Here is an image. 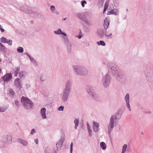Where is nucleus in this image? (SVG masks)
<instances>
[{"label":"nucleus","instance_id":"f704fd0d","mask_svg":"<svg viewBox=\"0 0 153 153\" xmlns=\"http://www.w3.org/2000/svg\"><path fill=\"white\" fill-rule=\"evenodd\" d=\"M40 80L42 82H44L45 81L46 79L45 76L44 75L42 74L40 77Z\"/></svg>","mask_w":153,"mask_h":153},{"label":"nucleus","instance_id":"a19ab883","mask_svg":"<svg viewBox=\"0 0 153 153\" xmlns=\"http://www.w3.org/2000/svg\"><path fill=\"white\" fill-rule=\"evenodd\" d=\"M7 108H2L0 107V112H4L6 110Z\"/></svg>","mask_w":153,"mask_h":153},{"label":"nucleus","instance_id":"4d7b16f0","mask_svg":"<svg viewBox=\"0 0 153 153\" xmlns=\"http://www.w3.org/2000/svg\"><path fill=\"white\" fill-rule=\"evenodd\" d=\"M0 30L1 32H4V29L0 27Z\"/></svg>","mask_w":153,"mask_h":153},{"label":"nucleus","instance_id":"412c9836","mask_svg":"<svg viewBox=\"0 0 153 153\" xmlns=\"http://www.w3.org/2000/svg\"><path fill=\"white\" fill-rule=\"evenodd\" d=\"M91 97L95 100L97 101H99V97L97 94L94 93L93 94H92Z\"/></svg>","mask_w":153,"mask_h":153},{"label":"nucleus","instance_id":"0eeeda50","mask_svg":"<svg viewBox=\"0 0 153 153\" xmlns=\"http://www.w3.org/2000/svg\"><path fill=\"white\" fill-rule=\"evenodd\" d=\"M106 30L104 29H99L97 32V35L100 38H103L105 35L106 36L108 37L112 35L111 33H110L109 35H108L106 33Z\"/></svg>","mask_w":153,"mask_h":153},{"label":"nucleus","instance_id":"37998d69","mask_svg":"<svg viewBox=\"0 0 153 153\" xmlns=\"http://www.w3.org/2000/svg\"><path fill=\"white\" fill-rule=\"evenodd\" d=\"M86 3V2L85 0H83L81 1V4L82 7H85L84 4Z\"/></svg>","mask_w":153,"mask_h":153},{"label":"nucleus","instance_id":"1a4fd4ad","mask_svg":"<svg viewBox=\"0 0 153 153\" xmlns=\"http://www.w3.org/2000/svg\"><path fill=\"white\" fill-rule=\"evenodd\" d=\"M65 140L64 137L62 136L61 138L59 139V141L56 144V151L54 149L53 152V153H56L57 151L60 150V149L62 147L63 142Z\"/></svg>","mask_w":153,"mask_h":153},{"label":"nucleus","instance_id":"6e6552de","mask_svg":"<svg viewBox=\"0 0 153 153\" xmlns=\"http://www.w3.org/2000/svg\"><path fill=\"white\" fill-rule=\"evenodd\" d=\"M116 120L115 119L113 116L111 117L110 119V122L108 127V131L109 134H110L114 128V124L115 123H116Z\"/></svg>","mask_w":153,"mask_h":153},{"label":"nucleus","instance_id":"13d9d810","mask_svg":"<svg viewBox=\"0 0 153 153\" xmlns=\"http://www.w3.org/2000/svg\"><path fill=\"white\" fill-rule=\"evenodd\" d=\"M30 60L32 62H33L35 60L33 58H32Z\"/></svg>","mask_w":153,"mask_h":153},{"label":"nucleus","instance_id":"f03ea898","mask_svg":"<svg viewBox=\"0 0 153 153\" xmlns=\"http://www.w3.org/2000/svg\"><path fill=\"white\" fill-rule=\"evenodd\" d=\"M71 82L70 80H68L61 94V98L63 102H66L68 100L71 91Z\"/></svg>","mask_w":153,"mask_h":153},{"label":"nucleus","instance_id":"3c124183","mask_svg":"<svg viewBox=\"0 0 153 153\" xmlns=\"http://www.w3.org/2000/svg\"><path fill=\"white\" fill-rule=\"evenodd\" d=\"M33 63V65L36 66H37V65H38V64L37 63V62H36V61H35V60L33 62H32Z\"/></svg>","mask_w":153,"mask_h":153},{"label":"nucleus","instance_id":"6ab92c4d","mask_svg":"<svg viewBox=\"0 0 153 153\" xmlns=\"http://www.w3.org/2000/svg\"><path fill=\"white\" fill-rule=\"evenodd\" d=\"M4 137L7 139L8 143H10L12 142V138L10 135H6Z\"/></svg>","mask_w":153,"mask_h":153},{"label":"nucleus","instance_id":"cd10ccee","mask_svg":"<svg viewBox=\"0 0 153 153\" xmlns=\"http://www.w3.org/2000/svg\"><path fill=\"white\" fill-rule=\"evenodd\" d=\"M20 68L19 67H18L16 68L15 69V76H17L20 71Z\"/></svg>","mask_w":153,"mask_h":153},{"label":"nucleus","instance_id":"79ce46f5","mask_svg":"<svg viewBox=\"0 0 153 153\" xmlns=\"http://www.w3.org/2000/svg\"><path fill=\"white\" fill-rule=\"evenodd\" d=\"M83 22H85L87 24L89 25H91V24L90 22L86 20L85 19H84V21H83Z\"/></svg>","mask_w":153,"mask_h":153},{"label":"nucleus","instance_id":"423d86ee","mask_svg":"<svg viewBox=\"0 0 153 153\" xmlns=\"http://www.w3.org/2000/svg\"><path fill=\"white\" fill-rule=\"evenodd\" d=\"M111 78L108 73H107L102 77V83L103 85L105 88H107L110 85Z\"/></svg>","mask_w":153,"mask_h":153},{"label":"nucleus","instance_id":"2f4dec72","mask_svg":"<svg viewBox=\"0 0 153 153\" xmlns=\"http://www.w3.org/2000/svg\"><path fill=\"white\" fill-rule=\"evenodd\" d=\"M17 51L19 53H22L24 51L23 48L22 47H19L17 49Z\"/></svg>","mask_w":153,"mask_h":153},{"label":"nucleus","instance_id":"e433bc0d","mask_svg":"<svg viewBox=\"0 0 153 153\" xmlns=\"http://www.w3.org/2000/svg\"><path fill=\"white\" fill-rule=\"evenodd\" d=\"M7 39L5 38L4 37H2L1 39V42L4 43H6Z\"/></svg>","mask_w":153,"mask_h":153},{"label":"nucleus","instance_id":"774afa93","mask_svg":"<svg viewBox=\"0 0 153 153\" xmlns=\"http://www.w3.org/2000/svg\"><path fill=\"white\" fill-rule=\"evenodd\" d=\"M126 10L127 11H128V10L127 9Z\"/></svg>","mask_w":153,"mask_h":153},{"label":"nucleus","instance_id":"864d4df0","mask_svg":"<svg viewBox=\"0 0 153 153\" xmlns=\"http://www.w3.org/2000/svg\"><path fill=\"white\" fill-rule=\"evenodd\" d=\"M108 5L106 3H105L104 4V8H107Z\"/></svg>","mask_w":153,"mask_h":153},{"label":"nucleus","instance_id":"338daca9","mask_svg":"<svg viewBox=\"0 0 153 153\" xmlns=\"http://www.w3.org/2000/svg\"><path fill=\"white\" fill-rule=\"evenodd\" d=\"M24 54H26V55H27V54H28V53H24Z\"/></svg>","mask_w":153,"mask_h":153},{"label":"nucleus","instance_id":"de8ad7c7","mask_svg":"<svg viewBox=\"0 0 153 153\" xmlns=\"http://www.w3.org/2000/svg\"><path fill=\"white\" fill-rule=\"evenodd\" d=\"M73 143H71L70 146V152H72L73 150Z\"/></svg>","mask_w":153,"mask_h":153},{"label":"nucleus","instance_id":"c03bdc74","mask_svg":"<svg viewBox=\"0 0 153 153\" xmlns=\"http://www.w3.org/2000/svg\"><path fill=\"white\" fill-rule=\"evenodd\" d=\"M64 109V107L61 105L58 108V110L59 111H63Z\"/></svg>","mask_w":153,"mask_h":153},{"label":"nucleus","instance_id":"39448f33","mask_svg":"<svg viewBox=\"0 0 153 153\" xmlns=\"http://www.w3.org/2000/svg\"><path fill=\"white\" fill-rule=\"evenodd\" d=\"M21 102L23 103V107L26 109H31L33 106V104L32 102L26 97H22L21 98Z\"/></svg>","mask_w":153,"mask_h":153},{"label":"nucleus","instance_id":"393cba45","mask_svg":"<svg viewBox=\"0 0 153 153\" xmlns=\"http://www.w3.org/2000/svg\"><path fill=\"white\" fill-rule=\"evenodd\" d=\"M111 116H113L114 118L116 120H119L121 118V116L119 115V112H117L115 115H112Z\"/></svg>","mask_w":153,"mask_h":153},{"label":"nucleus","instance_id":"aec40b11","mask_svg":"<svg viewBox=\"0 0 153 153\" xmlns=\"http://www.w3.org/2000/svg\"><path fill=\"white\" fill-rule=\"evenodd\" d=\"M19 142L21 144L23 145L24 146H26L27 145V142L25 140L21 139H19L18 140Z\"/></svg>","mask_w":153,"mask_h":153},{"label":"nucleus","instance_id":"9d476101","mask_svg":"<svg viewBox=\"0 0 153 153\" xmlns=\"http://www.w3.org/2000/svg\"><path fill=\"white\" fill-rule=\"evenodd\" d=\"M112 7H113V6L109 7V8L108 9L107 14L108 15L112 14L114 15H118V13L117 9H112Z\"/></svg>","mask_w":153,"mask_h":153},{"label":"nucleus","instance_id":"49530a36","mask_svg":"<svg viewBox=\"0 0 153 153\" xmlns=\"http://www.w3.org/2000/svg\"><path fill=\"white\" fill-rule=\"evenodd\" d=\"M36 131L35 129L34 128H33L30 131V134L32 135L33 134L35 133H36Z\"/></svg>","mask_w":153,"mask_h":153},{"label":"nucleus","instance_id":"20e7f679","mask_svg":"<svg viewBox=\"0 0 153 153\" xmlns=\"http://www.w3.org/2000/svg\"><path fill=\"white\" fill-rule=\"evenodd\" d=\"M73 68L74 73L77 75L84 76L88 74V70L83 67L76 65H74Z\"/></svg>","mask_w":153,"mask_h":153},{"label":"nucleus","instance_id":"c85d7f7f","mask_svg":"<svg viewBox=\"0 0 153 153\" xmlns=\"http://www.w3.org/2000/svg\"><path fill=\"white\" fill-rule=\"evenodd\" d=\"M77 17L80 19L82 21H84L85 18L82 16V14L81 13H79L77 14Z\"/></svg>","mask_w":153,"mask_h":153},{"label":"nucleus","instance_id":"72a5a7b5","mask_svg":"<svg viewBox=\"0 0 153 153\" xmlns=\"http://www.w3.org/2000/svg\"><path fill=\"white\" fill-rule=\"evenodd\" d=\"M20 9L21 11L25 13L27 12V9L25 8L24 7H20Z\"/></svg>","mask_w":153,"mask_h":153},{"label":"nucleus","instance_id":"6e6d98bb","mask_svg":"<svg viewBox=\"0 0 153 153\" xmlns=\"http://www.w3.org/2000/svg\"><path fill=\"white\" fill-rule=\"evenodd\" d=\"M27 55L28 56L30 60L33 57H31L30 55H29L28 54H27Z\"/></svg>","mask_w":153,"mask_h":153},{"label":"nucleus","instance_id":"09e8293b","mask_svg":"<svg viewBox=\"0 0 153 153\" xmlns=\"http://www.w3.org/2000/svg\"><path fill=\"white\" fill-rule=\"evenodd\" d=\"M15 104L17 107H19V102L17 101V100L15 101Z\"/></svg>","mask_w":153,"mask_h":153},{"label":"nucleus","instance_id":"8fccbe9b","mask_svg":"<svg viewBox=\"0 0 153 153\" xmlns=\"http://www.w3.org/2000/svg\"><path fill=\"white\" fill-rule=\"evenodd\" d=\"M88 133H89V137H91L92 136V134H91V130L90 129H89V130H88Z\"/></svg>","mask_w":153,"mask_h":153},{"label":"nucleus","instance_id":"473e14b6","mask_svg":"<svg viewBox=\"0 0 153 153\" xmlns=\"http://www.w3.org/2000/svg\"><path fill=\"white\" fill-rule=\"evenodd\" d=\"M5 142L1 140H0V148H3L5 146Z\"/></svg>","mask_w":153,"mask_h":153},{"label":"nucleus","instance_id":"7c9ffc66","mask_svg":"<svg viewBox=\"0 0 153 153\" xmlns=\"http://www.w3.org/2000/svg\"><path fill=\"white\" fill-rule=\"evenodd\" d=\"M97 44L98 45H101L103 46H105V44L104 42L103 41H100L99 42H97Z\"/></svg>","mask_w":153,"mask_h":153},{"label":"nucleus","instance_id":"58836bf2","mask_svg":"<svg viewBox=\"0 0 153 153\" xmlns=\"http://www.w3.org/2000/svg\"><path fill=\"white\" fill-rule=\"evenodd\" d=\"M6 43H7L8 45H12V41L10 39H7Z\"/></svg>","mask_w":153,"mask_h":153},{"label":"nucleus","instance_id":"4468645a","mask_svg":"<svg viewBox=\"0 0 153 153\" xmlns=\"http://www.w3.org/2000/svg\"><path fill=\"white\" fill-rule=\"evenodd\" d=\"M86 92L91 96L94 93L93 92L92 87L90 86L87 85L86 87Z\"/></svg>","mask_w":153,"mask_h":153},{"label":"nucleus","instance_id":"a211bd4d","mask_svg":"<svg viewBox=\"0 0 153 153\" xmlns=\"http://www.w3.org/2000/svg\"><path fill=\"white\" fill-rule=\"evenodd\" d=\"M54 33L58 35H62L65 36H66L67 34L64 32H62L60 29H58L57 30L54 31Z\"/></svg>","mask_w":153,"mask_h":153},{"label":"nucleus","instance_id":"2eb2a0df","mask_svg":"<svg viewBox=\"0 0 153 153\" xmlns=\"http://www.w3.org/2000/svg\"><path fill=\"white\" fill-rule=\"evenodd\" d=\"M46 111V109L45 108H42L41 110L40 114L42 117L43 119H45L47 118V116H46L45 113Z\"/></svg>","mask_w":153,"mask_h":153},{"label":"nucleus","instance_id":"f8f14e48","mask_svg":"<svg viewBox=\"0 0 153 153\" xmlns=\"http://www.w3.org/2000/svg\"><path fill=\"white\" fill-rule=\"evenodd\" d=\"M1 78L4 81L8 82L11 80L12 78V76L10 74H7L2 76Z\"/></svg>","mask_w":153,"mask_h":153},{"label":"nucleus","instance_id":"e2e57ef3","mask_svg":"<svg viewBox=\"0 0 153 153\" xmlns=\"http://www.w3.org/2000/svg\"><path fill=\"white\" fill-rule=\"evenodd\" d=\"M131 150V149H130V150L129 149V148L127 149V152H130V150Z\"/></svg>","mask_w":153,"mask_h":153},{"label":"nucleus","instance_id":"4be33fe9","mask_svg":"<svg viewBox=\"0 0 153 153\" xmlns=\"http://www.w3.org/2000/svg\"><path fill=\"white\" fill-rule=\"evenodd\" d=\"M68 53H70L71 51V43L65 45Z\"/></svg>","mask_w":153,"mask_h":153},{"label":"nucleus","instance_id":"7ed1b4c3","mask_svg":"<svg viewBox=\"0 0 153 153\" xmlns=\"http://www.w3.org/2000/svg\"><path fill=\"white\" fill-rule=\"evenodd\" d=\"M144 73L146 80L149 82H153V66H146L144 68Z\"/></svg>","mask_w":153,"mask_h":153},{"label":"nucleus","instance_id":"0e129e2a","mask_svg":"<svg viewBox=\"0 0 153 153\" xmlns=\"http://www.w3.org/2000/svg\"><path fill=\"white\" fill-rule=\"evenodd\" d=\"M78 38L79 39H80L81 38V36H78Z\"/></svg>","mask_w":153,"mask_h":153},{"label":"nucleus","instance_id":"a878e982","mask_svg":"<svg viewBox=\"0 0 153 153\" xmlns=\"http://www.w3.org/2000/svg\"><path fill=\"white\" fill-rule=\"evenodd\" d=\"M127 146L126 144H124L122 147V149L121 153H126Z\"/></svg>","mask_w":153,"mask_h":153},{"label":"nucleus","instance_id":"9b49d317","mask_svg":"<svg viewBox=\"0 0 153 153\" xmlns=\"http://www.w3.org/2000/svg\"><path fill=\"white\" fill-rule=\"evenodd\" d=\"M125 100L126 103V106L129 111H131V109L129 104V96L128 93L126 94L125 97Z\"/></svg>","mask_w":153,"mask_h":153},{"label":"nucleus","instance_id":"dca6fc26","mask_svg":"<svg viewBox=\"0 0 153 153\" xmlns=\"http://www.w3.org/2000/svg\"><path fill=\"white\" fill-rule=\"evenodd\" d=\"M109 25V22L108 21V19L107 18H106L105 19L104 21L103 27L105 28L104 29L106 30V29L108 28Z\"/></svg>","mask_w":153,"mask_h":153},{"label":"nucleus","instance_id":"bf43d9fd","mask_svg":"<svg viewBox=\"0 0 153 153\" xmlns=\"http://www.w3.org/2000/svg\"><path fill=\"white\" fill-rule=\"evenodd\" d=\"M107 8H104V9L103 10V13H105V12L106 11V10Z\"/></svg>","mask_w":153,"mask_h":153},{"label":"nucleus","instance_id":"4c0bfd02","mask_svg":"<svg viewBox=\"0 0 153 153\" xmlns=\"http://www.w3.org/2000/svg\"><path fill=\"white\" fill-rule=\"evenodd\" d=\"M15 94L14 91L11 89H10L9 91V94L11 96H13Z\"/></svg>","mask_w":153,"mask_h":153},{"label":"nucleus","instance_id":"f257e3e1","mask_svg":"<svg viewBox=\"0 0 153 153\" xmlns=\"http://www.w3.org/2000/svg\"><path fill=\"white\" fill-rule=\"evenodd\" d=\"M107 65L109 72L111 73L112 75L116 78L117 80L121 82L125 81V77L121 74L120 71L116 68L115 64L109 62L108 63Z\"/></svg>","mask_w":153,"mask_h":153},{"label":"nucleus","instance_id":"680f3d73","mask_svg":"<svg viewBox=\"0 0 153 153\" xmlns=\"http://www.w3.org/2000/svg\"><path fill=\"white\" fill-rule=\"evenodd\" d=\"M109 1L107 0L106 1V2H105V3H106L107 4H108H108L109 3Z\"/></svg>","mask_w":153,"mask_h":153},{"label":"nucleus","instance_id":"f3484780","mask_svg":"<svg viewBox=\"0 0 153 153\" xmlns=\"http://www.w3.org/2000/svg\"><path fill=\"white\" fill-rule=\"evenodd\" d=\"M99 127V124L95 122L93 123V129L94 132H97L98 131Z\"/></svg>","mask_w":153,"mask_h":153},{"label":"nucleus","instance_id":"b1692460","mask_svg":"<svg viewBox=\"0 0 153 153\" xmlns=\"http://www.w3.org/2000/svg\"><path fill=\"white\" fill-rule=\"evenodd\" d=\"M50 10L53 13L56 14H58V13L55 10V7L53 5H51L50 7Z\"/></svg>","mask_w":153,"mask_h":153},{"label":"nucleus","instance_id":"5fc2aeb1","mask_svg":"<svg viewBox=\"0 0 153 153\" xmlns=\"http://www.w3.org/2000/svg\"><path fill=\"white\" fill-rule=\"evenodd\" d=\"M87 128H88V130L91 129L88 123H87Z\"/></svg>","mask_w":153,"mask_h":153},{"label":"nucleus","instance_id":"69168bd1","mask_svg":"<svg viewBox=\"0 0 153 153\" xmlns=\"http://www.w3.org/2000/svg\"><path fill=\"white\" fill-rule=\"evenodd\" d=\"M66 18H64V19H63V20H64V21H65V20H66Z\"/></svg>","mask_w":153,"mask_h":153},{"label":"nucleus","instance_id":"ea45409f","mask_svg":"<svg viewBox=\"0 0 153 153\" xmlns=\"http://www.w3.org/2000/svg\"><path fill=\"white\" fill-rule=\"evenodd\" d=\"M19 75L20 78L24 77L25 76L24 72L22 71L19 73Z\"/></svg>","mask_w":153,"mask_h":153},{"label":"nucleus","instance_id":"a18cd8bd","mask_svg":"<svg viewBox=\"0 0 153 153\" xmlns=\"http://www.w3.org/2000/svg\"><path fill=\"white\" fill-rule=\"evenodd\" d=\"M0 48L1 50H3L5 49V48L4 46V45H3L1 43H0Z\"/></svg>","mask_w":153,"mask_h":153},{"label":"nucleus","instance_id":"c9c22d12","mask_svg":"<svg viewBox=\"0 0 153 153\" xmlns=\"http://www.w3.org/2000/svg\"><path fill=\"white\" fill-rule=\"evenodd\" d=\"M26 13H27V14H35V12L34 11H33L32 10H30L28 9H27V12H26Z\"/></svg>","mask_w":153,"mask_h":153},{"label":"nucleus","instance_id":"bb28decb","mask_svg":"<svg viewBox=\"0 0 153 153\" xmlns=\"http://www.w3.org/2000/svg\"><path fill=\"white\" fill-rule=\"evenodd\" d=\"M100 146L101 148L103 150H105L106 148V144L104 142H101L100 143Z\"/></svg>","mask_w":153,"mask_h":153},{"label":"nucleus","instance_id":"603ef678","mask_svg":"<svg viewBox=\"0 0 153 153\" xmlns=\"http://www.w3.org/2000/svg\"><path fill=\"white\" fill-rule=\"evenodd\" d=\"M35 142L36 144H38V138L34 139Z\"/></svg>","mask_w":153,"mask_h":153},{"label":"nucleus","instance_id":"ddd939ff","mask_svg":"<svg viewBox=\"0 0 153 153\" xmlns=\"http://www.w3.org/2000/svg\"><path fill=\"white\" fill-rule=\"evenodd\" d=\"M15 86L17 88L20 89L22 88L21 80L19 78H17L14 81Z\"/></svg>","mask_w":153,"mask_h":153},{"label":"nucleus","instance_id":"c756f323","mask_svg":"<svg viewBox=\"0 0 153 153\" xmlns=\"http://www.w3.org/2000/svg\"><path fill=\"white\" fill-rule=\"evenodd\" d=\"M79 120L78 119H76L74 122V123L75 124V126L74 128L76 129L79 125Z\"/></svg>","mask_w":153,"mask_h":153},{"label":"nucleus","instance_id":"052dcab7","mask_svg":"<svg viewBox=\"0 0 153 153\" xmlns=\"http://www.w3.org/2000/svg\"><path fill=\"white\" fill-rule=\"evenodd\" d=\"M109 1L107 0L106 1V2H105V3H106L107 4H108H108L109 3Z\"/></svg>","mask_w":153,"mask_h":153},{"label":"nucleus","instance_id":"5701e85b","mask_svg":"<svg viewBox=\"0 0 153 153\" xmlns=\"http://www.w3.org/2000/svg\"><path fill=\"white\" fill-rule=\"evenodd\" d=\"M63 39L65 45L71 43L70 42L68 39V37L66 36H63Z\"/></svg>","mask_w":153,"mask_h":153}]
</instances>
